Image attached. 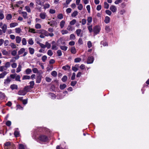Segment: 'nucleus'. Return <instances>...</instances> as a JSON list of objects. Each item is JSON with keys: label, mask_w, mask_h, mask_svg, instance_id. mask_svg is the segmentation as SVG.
Returning a JSON list of instances; mask_svg holds the SVG:
<instances>
[{"label": "nucleus", "mask_w": 149, "mask_h": 149, "mask_svg": "<svg viewBox=\"0 0 149 149\" xmlns=\"http://www.w3.org/2000/svg\"><path fill=\"white\" fill-rule=\"evenodd\" d=\"M38 139L39 140L43 142H46L48 140V138L46 136L44 135H40Z\"/></svg>", "instance_id": "f257e3e1"}, {"label": "nucleus", "mask_w": 149, "mask_h": 149, "mask_svg": "<svg viewBox=\"0 0 149 149\" xmlns=\"http://www.w3.org/2000/svg\"><path fill=\"white\" fill-rule=\"evenodd\" d=\"M100 27L97 26H95L93 28V31L96 34H98L100 31Z\"/></svg>", "instance_id": "f03ea898"}, {"label": "nucleus", "mask_w": 149, "mask_h": 149, "mask_svg": "<svg viewBox=\"0 0 149 149\" xmlns=\"http://www.w3.org/2000/svg\"><path fill=\"white\" fill-rule=\"evenodd\" d=\"M94 61V58L92 56L88 57L87 63L88 64H91L93 63Z\"/></svg>", "instance_id": "7ed1b4c3"}, {"label": "nucleus", "mask_w": 149, "mask_h": 149, "mask_svg": "<svg viewBox=\"0 0 149 149\" xmlns=\"http://www.w3.org/2000/svg\"><path fill=\"white\" fill-rule=\"evenodd\" d=\"M41 78L42 75L40 74H39L38 76L36 79V83H40L41 81Z\"/></svg>", "instance_id": "20e7f679"}, {"label": "nucleus", "mask_w": 149, "mask_h": 149, "mask_svg": "<svg viewBox=\"0 0 149 149\" xmlns=\"http://www.w3.org/2000/svg\"><path fill=\"white\" fill-rule=\"evenodd\" d=\"M47 23L48 24H50L51 26H54L55 25L56 23V21L54 20H52L50 22H48Z\"/></svg>", "instance_id": "39448f33"}, {"label": "nucleus", "mask_w": 149, "mask_h": 149, "mask_svg": "<svg viewBox=\"0 0 149 149\" xmlns=\"http://www.w3.org/2000/svg\"><path fill=\"white\" fill-rule=\"evenodd\" d=\"M1 28L2 30V31L3 33H5L6 32V30L7 29V25L5 24H3V26L1 27Z\"/></svg>", "instance_id": "423d86ee"}, {"label": "nucleus", "mask_w": 149, "mask_h": 149, "mask_svg": "<svg viewBox=\"0 0 149 149\" xmlns=\"http://www.w3.org/2000/svg\"><path fill=\"white\" fill-rule=\"evenodd\" d=\"M21 14H22V16L24 19H26L28 18V14L26 12L22 11L21 12Z\"/></svg>", "instance_id": "0eeeda50"}, {"label": "nucleus", "mask_w": 149, "mask_h": 149, "mask_svg": "<svg viewBox=\"0 0 149 149\" xmlns=\"http://www.w3.org/2000/svg\"><path fill=\"white\" fill-rule=\"evenodd\" d=\"M110 9L113 13L116 12L117 10L116 7L113 5L111 6L110 7Z\"/></svg>", "instance_id": "6e6552de"}, {"label": "nucleus", "mask_w": 149, "mask_h": 149, "mask_svg": "<svg viewBox=\"0 0 149 149\" xmlns=\"http://www.w3.org/2000/svg\"><path fill=\"white\" fill-rule=\"evenodd\" d=\"M26 91H24V89L23 90L19 91L18 93V94L19 95H26Z\"/></svg>", "instance_id": "1a4fd4ad"}, {"label": "nucleus", "mask_w": 149, "mask_h": 149, "mask_svg": "<svg viewBox=\"0 0 149 149\" xmlns=\"http://www.w3.org/2000/svg\"><path fill=\"white\" fill-rule=\"evenodd\" d=\"M7 74V72L6 71H4L3 72L0 74V79L4 78Z\"/></svg>", "instance_id": "9d476101"}, {"label": "nucleus", "mask_w": 149, "mask_h": 149, "mask_svg": "<svg viewBox=\"0 0 149 149\" xmlns=\"http://www.w3.org/2000/svg\"><path fill=\"white\" fill-rule=\"evenodd\" d=\"M39 16L41 19H45L46 16V15L45 13H41L40 14Z\"/></svg>", "instance_id": "9b49d317"}, {"label": "nucleus", "mask_w": 149, "mask_h": 149, "mask_svg": "<svg viewBox=\"0 0 149 149\" xmlns=\"http://www.w3.org/2000/svg\"><path fill=\"white\" fill-rule=\"evenodd\" d=\"M4 149H16V147L15 145L13 143H12L11 146L6 148H5L4 147Z\"/></svg>", "instance_id": "f8f14e48"}, {"label": "nucleus", "mask_w": 149, "mask_h": 149, "mask_svg": "<svg viewBox=\"0 0 149 149\" xmlns=\"http://www.w3.org/2000/svg\"><path fill=\"white\" fill-rule=\"evenodd\" d=\"M15 40L16 43L19 44L21 41V38L19 36H17L15 38Z\"/></svg>", "instance_id": "ddd939ff"}, {"label": "nucleus", "mask_w": 149, "mask_h": 149, "mask_svg": "<svg viewBox=\"0 0 149 149\" xmlns=\"http://www.w3.org/2000/svg\"><path fill=\"white\" fill-rule=\"evenodd\" d=\"M25 51L24 48H22L18 51V55H20L23 53Z\"/></svg>", "instance_id": "4468645a"}, {"label": "nucleus", "mask_w": 149, "mask_h": 149, "mask_svg": "<svg viewBox=\"0 0 149 149\" xmlns=\"http://www.w3.org/2000/svg\"><path fill=\"white\" fill-rule=\"evenodd\" d=\"M40 31H41V32H40L43 33L46 36H49L48 34H49V33L47 31L44 30H40Z\"/></svg>", "instance_id": "2eb2a0df"}, {"label": "nucleus", "mask_w": 149, "mask_h": 149, "mask_svg": "<svg viewBox=\"0 0 149 149\" xmlns=\"http://www.w3.org/2000/svg\"><path fill=\"white\" fill-rule=\"evenodd\" d=\"M10 88L12 90H13L14 89H17L18 86L17 85L13 84L10 86Z\"/></svg>", "instance_id": "dca6fc26"}, {"label": "nucleus", "mask_w": 149, "mask_h": 149, "mask_svg": "<svg viewBox=\"0 0 149 149\" xmlns=\"http://www.w3.org/2000/svg\"><path fill=\"white\" fill-rule=\"evenodd\" d=\"M11 80L10 79L9 77H8L7 78L4 80V84H8L10 83L11 81Z\"/></svg>", "instance_id": "f3484780"}, {"label": "nucleus", "mask_w": 149, "mask_h": 149, "mask_svg": "<svg viewBox=\"0 0 149 149\" xmlns=\"http://www.w3.org/2000/svg\"><path fill=\"white\" fill-rule=\"evenodd\" d=\"M12 144H11L10 142H6L4 144V147H5V148H6V147H8L11 146Z\"/></svg>", "instance_id": "a211bd4d"}, {"label": "nucleus", "mask_w": 149, "mask_h": 149, "mask_svg": "<svg viewBox=\"0 0 149 149\" xmlns=\"http://www.w3.org/2000/svg\"><path fill=\"white\" fill-rule=\"evenodd\" d=\"M70 66L68 65H66L64 66H63L62 68V69H63L65 70H69L70 69Z\"/></svg>", "instance_id": "6ab92c4d"}, {"label": "nucleus", "mask_w": 149, "mask_h": 149, "mask_svg": "<svg viewBox=\"0 0 149 149\" xmlns=\"http://www.w3.org/2000/svg\"><path fill=\"white\" fill-rule=\"evenodd\" d=\"M23 3V1H19L17 2H16V4L14 6L15 7H18L19 6V5L22 3Z\"/></svg>", "instance_id": "aec40b11"}, {"label": "nucleus", "mask_w": 149, "mask_h": 149, "mask_svg": "<svg viewBox=\"0 0 149 149\" xmlns=\"http://www.w3.org/2000/svg\"><path fill=\"white\" fill-rule=\"evenodd\" d=\"M22 68V67L21 65L20 64H19L16 69V72L17 73L19 72L21 70Z\"/></svg>", "instance_id": "412c9836"}, {"label": "nucleus", "mask_w": 149, "mask_h": 149, "mask_svg": "<svg viewBox=\"0 0 149 149\" xmlns=\"http://www.w3.org/2000/svg\"><path fill=\"white\" fill-rule=\"evenodd\" d=\"M71 52L73 54H75L76 53V50L74 47H72L71 49Z\"/></svg>", "instance_id": "4be33fe9"}, {"label": "nucleus", "mask_w": 149, "mask_h": 149, "mask_svg": "<svg viewBox=\"0 0 149 149\" xmlns=\"http://www.w3.org/2000/svg\"><path fill=\"white\" fill-rule=\"evenodd\" d=\"M88 22V23H87V25H89L90 24L89 23H91L92 22V18L91 17H88L87 19Z\"/></svg>", "instance_id": "5701e85b"}, {"label": "nucleus", "mask_w": 149, "mask_h": 149, "mask_svg": "<svg viewBox=\"0 0 149 149\" xmlns=\"http://www.w3.org/2000/svg\"><path fill=\"white\" fill-rule=\"evenodd\" d=\"M18 24V23H12L10 24V27L11 28L15 27V26H17Z\"/></svg>", "instance_id": "b1692460"}, {"label": "nucleus", "mask_w": 149, "mask_h": 149, "mask_svg": "<svg viewBox=\"0 0 149 149\" xmlns=\"http://www.w3.org/2000/svg\"><path fill=\"white\" fill-rule=\"evenodd\" d=\"M7 68H6L5 65H3L0 66V71L2 72L4 70H6Z\"/></svg>", "instance_id": "393cba45"}, {"label": "nucleus", "mask_w": 149, "mask_h": 149, "mask_svg": "<svg viewBox=\"0 0 149 149\" xmlns=\"http://www.w3.org/2000/svg\"><path fill=\"white\" fill-rule=\"evenodd\" d=\"M110 20V19L109 17L108 16H106L105 18L104 22L107 24L109 22Z\"/></svg>", "instance_id": "a878e982"}, {"label": "nucleus", "mask_w": 149, "mask_h": 149, "mask_svg": "<svg viewBox=\"0 0 149 149\" xmlns=\"http://www.w3.org/2000/svg\"><path fill=\"white\" fill-rule=\"evenodd\" d=\"M81 31H82V30L81 29H77L76 30V32L77 34V35L78 36H80V34L81 33Z\"/></svg>", "instance_id": "bb28decb"}, {"label": "nucleus", "mask_w": 149, "mask_h": 149, "mask_svg": "<svg viewBox=\"0 0 149 149\" xmlns=\"http://www.w3.org/2000/svg\"><path fill=\"white\" fill-rule=\"evenodd\" d=\"M29 53L31 54H33L34 52V49L33 48L29 47Z\"/></svg>", "instance_id": "cd10ccee"}, {"label": "nucleus", "mask_w": 149, "mask_h": 149, "mask_svg": "<svg viewBox=\"0 0 149 149\" xmlns=\"http://www.w3.org/2000/svg\"><path fill=\"white\" fill-rule=\"evenodd\" d=\"M65 21L63 20L61 21L60 23V26L61 28H63L65 25Z\"/></svg>", "instance_id": "c85d7f7f"}, {"label": "nucleus", "mask_w": 149, "mask_h": 149, "mask_svg": "<svg viewBox=\"0 0 149 149\" xmlns=\"http://www.w3.org/2000/svg\"><path fill=\"white\" fill-rule=\"evenodd\" d=\"M30 85L29 86L31 88H33L35 84L34 81H31L29 82Z\"/></svg>", "instance_id": "c756f323"}, {"label": "nucleus", "mask_w": 149, "mask_h": 149, "mask_svg": "<svg viewBox=\"0 0 149 149\" xmlns=\"http://www.w3.org/2000/svg\"><path fill=\"white\" fill-rule=\"evenodd\" d=\"M32 72V70L31 69L28 68L25 70V72L27 74H29Z\"/></svg>", "instance_id": "7c9ffc66"}, {"label": "nucleus", "mask_w": 149, "mask_h": 149, "mask_svg": "<svg viewBox=\"0 0 149 149\" xmlns=\"http://www.w3.org/2000/svg\"><path fill=\"white\" fill-rule=\"evenodd\" d=\"M66 87V85L65 84H61L60 85V88L61 90H63Z\"/></svg>", "instance_id": "2f4dec72"}, {"label": "nucleus", "mask_w": 149, "mask_h": 149, "mask_svg": "<svg viewBox=\"0 0 149 149\" xmlns=\"http://www.w3.org/2000/svg\"><path fill=\"white\" fill-rule=\"evenodd\" d=\"M37 44H39L41 47L42 48H45L46 47V46L45 45L40 43L39 42H37Z\"/></svg>", "instance_id": "473e14b6"}, {"label": "nucleus", "mask_w": 149, "mask_h": 149, "mask_svg": "<svg viewBox=\"0 0 149 149\" xmlns=\"http://www.w3.org/2000/svg\"><path fill=\"white\" fill-rule=\"evenodd\" d=\"M60 48L61 49L65 51L67 50L68 47L66 46H61L60 47Z\"/></svg>", "instance_id": "72a5a7b5"}, {"label": "nucleus", "mask_w": 149, "mask_h": 149, "mask_svg": "<svg viewBox=\"0 0 149 149\" xmlns=\"http://www.w3.org/2000/svg\"><path fill=\"white\" fill-rule=\"evenodd\" d=\"M12 17V16L11 14H8L6 16V18L7 20H10L11 19Z\"/></svg>", "instance_id": "f704fd0d"}, {"label": "nucleus", "mask_w": 149, "mask_h": 149, "mask_svg": "<svg viewBox=\"0 0 149 149\" xmlns=\"http://www.w3.org/2000/svg\"><path fill=\"white\" fill-rule=\"evenodd\" d=\"M78 13V12L76 10H75L72 14L71 16L72 17H75L77 15Z\"/></svg>", "instance_id": "c9c22d12"}, {"label": "nucleus", "mask_w": 149, "mask_h": 149, "mask_svg": "<svg viewBox=\"0 0 149 149\" xmlns=\"http://www.w3.org/2000/svg\"><path fill=\"white\" fill-rule=\"evenodd\" d=\"M30 87L29 86H25L24 88V90L26 93L27 92L29 91L30 90Z\"/></svg>", "instance_id": "e433bc0d"}, {"label": "nucleus", "mask_w": 149, "mask_h": 149, "mask_svg": "<svg viewBox=\"0 0 149 149\" xmlns=\"http://www.w3.org/2000/svg\"><path fill=\"white\" fill-rule=\"evenodd\" d=\"M5 95L4 93L0 92V98L1 99H3L5 98Z\"/></svg>", "instance_id": "4c0bfd02"}, {"label": "nucleus", "mask_w": 149, "mask_h": 149, "mask_svg": "<svg viewBox=\"0 0 149 149\" xmlns=\"http://www.w3.org/2000/svg\"><path fill=\"white\" fill-rule=\"evenodd\" d=\"M70 40H74L76 38L74 34H71L70 35Z\"/></svg>", "instance_id": "58836bf2"}, {"label": "nucleus", "mask_w": 149, "mask_h": 149, "mask_svg": "<svg viewBox=\"0 0 149 149\" xmlns=\"http://www.w3.org/2000/svg\"><path fill=\"white\" fill-rule=\"evenodd\" d=\"M30 76L28 75H24L22 78V80L29 79H30Z\"/></svg>", "instance_id": "ea45409f"}, {"label": "nucleus", "mask_w": 149, "mask_h": 149, "mask_svg": "<svg viewBox=\"0 0 149 149\" xmlns=\"http://www.w3.org/2000/svg\"><path fill=\"white\" fill-rule=\"evenodd\" d=\"M25 8L26 11L28 13H30L31 12V9L28 6H26L25 7Z\"/></svg>", "instance_id": "a19ab883"}, {"label": "nucleus", "mask_w": 149, "mask_h": 149, "mask_svg": "<svg viewBox=\"0 0 149 149\" xmlns=\"http://www.w3.org/2000/svg\"><path fill=\"white\" fill-rule=\"evenodd\" d=\"M20 75H17L16 76L15 78V80L16 81H19V82H20L21 80L20 79Z\"/></svg>", "instance_id": "79ce46f5"}, {"label": "nucleus", "mask_w": 149, "mask_h": 149, "mask_svg": "<svg viewBox=\"0 0 149 149\" xmlns=\"http://www.w3.org/2000/svg\"><path fill=\"white\" fill-rule=\"evenodd\" d=\"M47 54L49 56H51L53 54V52L51 50L49 49L47 51Z\"/></svg>", "instance_id": "37998d69"}, {"label": "nucleus", "mask_w": 149, "mask_h": 149, "mask_svg": "<svg viewBox=\"0 0 149 149\" xmlns=\"http://www.w3.org/2000/svg\"><path fill=\"white\" fill-rule=\"evenodd\" d=\"M51 75L54 77H56L57 75V72L55 71H53L51 72Z\"/></svg>", "instance_id": "c03bdc74"}, {"label": "nucleus", "mask_w": 149, "mask_h": 149, "mask_svg": "<svg viewBox=\"0 0 149 149\" xmlns=\"http://www.w3.org/2000/svg\"><path fill=\"white\" fill-rule=\"evenodd\" d=\"M15 32L18 33H19L21 31V29L19 28H17L15 29Z\"/></svg>", "instance_id": "a18cd8bd"}, {"label": "nucleus", "mask_w": 149, "mask_h": 149, "mask_svg": "<svg viewBox=\"0 0 149 149\" xmlns=\"http://www.w3.org/2000/svg\"><path fill=\"white\" fill-rule=\"evenodd\" d=\"M67 79V77L65 75L62 78V81L63 82H65Z\"/></svg>", "instance_id": "49530a36"}, {"label": "nucleus", "mask_w": 149, "mask_h": 149, "mask_svg": "<svg viewBox=\"0 0 149 149\" xmlns=\"http://www.w3.org/2000/svg\"><path fill=\"white\" fill-rule=\"evenodd\" d=\"M109 4L107 2H104V8L106 9H108L109 8Z\"/></svg>", "instance_id": "de8ad7c7"}, {"label": "nucleus", "mask_w": 149, "mask_h": 149, "mask_svg": "<svg viewBox=\"0 0 149 149\" xmlns=\"http://www.w3.org/2000/svg\"><path fill=\"white\" fill-rule=\"evenodd\" d=\"M76 22V20L75 19H73L70 22V24L71 25H73L75 24Z\"/></svg>", "instance_id": "09e8293b"}, {"label": "nucleus", "mask_w": 149, "mask_h": 149, "mask_svg": "<svg viewBox=\"0 0 149 149\" xmlns=\"http://www.w3.org/2000/svg\"><path fill=\"white\" fill-rule=\"evenodd\" d=\"M81 58H77L74 59V61L75 63H78L81 61Z\"/></svg>", "instance_id": "8fccbe9b"}, {"label": "nucleus", "mask_w": 149, "mask_h": 149, "mask_svg": "<svg viewBox=\"0 0 149 149\" xmlns=\"http://www.w3.org/2000/svg\"><path fill=\"white\" fill-rule=\"evenodd\" d=\"M45 45L46 46V47H47L48 49H50L51 47L50 44L47 42H46Z\"/></svg>", "instance_id": "3c124183"}, {"label": "nucleus", "mask_w": 149, "mask_h": 149, "mask_svg": "<svg viewBox=\"0 0 149 149\" xmlns=\"http://www.w3.org/2000/svg\"><path fill=\"white\" fill-rule=\"evenodd\" d=\"M22 43L23 45H26V40L25 38H23L22 40Z\"/></svg>", "instance_id": "603ef678"}, {"label": "nucleus", "mask_w": 149, "mask_h": 149, "mask_svg": "<svg viewBox=\"0 0 149 149\" xmlns=\"http://www.w3.org/2000/svg\"><path fill=\"white\" fill-rule=\"evenodd\" d=\"M28 43L31 45H33V44L34 42L32 38H30L29 39Z\"/></svg>", "instance_id": "864d4df0"}, {"label": "nucleus", "mask_w": 149, "mask_h": 149, "mask_svg": "<svg viewBox=\"0 0 149 149\" xmlns=\"http://www.w3.org/2000/svg\"><path fill=\"white\" fill-rule=\"evenodd\" d=\"M10 63L9 62H6L5 64V66L7 68H9L10 66Z\"/></svg>", "instance_id": "5fc2aeb1"}, {"label": "nucleus", "mask_w": 149, "mask_h": 149, "mask_svg": "<svg viewBox=\"0 0 149 149\" xmlns=\"http://www.w3.org/2000/svg\"><path fill=\"white\" fill-rule=\"evenodd\" d=\"M10 46L13 49L15 48L16 47L15 45L13 42L11 43L10 45Z\"/></svg>", "instance_id": "6e6d98bb"}, {"label": "nucleus", "mask_w": 149, "mask_h": 149, "mask_svg": "<svg viewBox=\"0 0 149 149\" xmlns=\"http://www.w3.org/2000/svg\"><path fill=\"white\" fill-rule=\"evenodd\" d=\"M88 28L90 32L91 33L93 31L92 26V25L88 26Z\"/></svg>", "instance_id": "4d7b16f0"}, {"label": "nucleus", "mask_w": 149, "mask_h": 149, "mask_svg": "<svg viewBox=\"0 0 149 149\" xmlns=\"http://www.w3.org/2000/svg\"><path fill=\"white\" fill-rule=\"evenodd\" d=\"M19 149H25L24 145L21 144H19Z\"/></svg>", "instance_id": "13d9d810"}, {"label": "nucleus", "mask_w": 149, "mask_h": 149, "mask_svg": "<svg viewBox=\"0 0 149 149\" xmlns=\"http://www.w3.org/2000/svg\"><path fill=\"white\" fill-rule=\"evenodd\" d=\"M50 5L48 3H46L44 6V8L46 9L49 8L50 7Z\"/></svg>", "instance_id": "bf43d9fd"}, {"label": "nucleus", "mask_w": 149, "mask_h": 149, "mask_svg": "<svg viewBox=\"0 0 149 149\" xmlns=\"http://www.w3.org/2000/svg\"><path fill=\"white\" fill-rule=\"evenodd\" d=\"M52 49L53 50H57L58 49V48L56 46V45H52Z\"/></svg>", "instance_id": "052dcab7"}, {"label": "nucleus", "mask_w": 149, "mask_h": 149, "mask_svg": "<svg viewBox=\"0 0 149 149\" xmlns=\"http://www.w3.org/2000/svg\"><path fill=\"white\" fill-rule=\"evenodd\" d=\"M41 26L39 24H37L35 25V27L37 29H40L41 28Z\"/></svg>", "instance_id": "680f3d73"}, {"label": "nucleus", "mask_w": 149, "mask_h": 149, "mask_svg": "<svg viewBox=\"0 0 149 149\" xmlns=\"http://www.w3.org/2000/svg\"><path fill=\"white\" fill-rule=\"evenodd\" d=\"M2 52L3 55H6L8 54V52L5 49H3Z\"/></svg>", "instance_id": "e2e57ef3"}, {"label": "nucleus", "mask_w": 149, "mask_h": 149, "mask_svg": "<svg viewBox=\"0 0 149 149\" xmlns=\"http://www.w3.org/2000/svg\"><path fill=\"white\" fill-rule=\"evenodd\" d=\"M45 79L46 81H47L48 82H50L52 80V79L48 77H46Z\"/></svg>", "instance_id": "0e129e2a"}, {"label": "nucleus", "mask_w": 149, "mask_h": 149, "mask_svg": "<svg viewBox=\"0 0 149 149\" xmlns=\"http://www.w3.org/2000/svg\"><path fill=\"white\" fill-rule=\"evenodd\" d=\"M63 35L67 34L68 33V31L66 30H63L61 31Z\"/></svg>", "instance_id": "69168bd1"}, {"label": "nucleus", "mask_w": 149, "mask_h": 149, "mask_svg": "<svg viewBox=\"0 0 149 149\" xmlns=\"http://www.w3.org/2000/svg\"><path fill=\"white\" fill-rule=\"evenodd\" d=\"M87 45L88 48H90L92 46V44L90 41H88L87 43Z\"/></svg>", "instance_id": "338daca9"}, {"label": "nucleus", "mask_w": 149, "mask_h": 149, "mask_svg": "<svg viewBox=\"0 0 149 149\" xmlns=\"http://www.w3.org/2000/svg\"><path fill=\"white\" fill-rule=\"evenodd\" d=\"M78 9L79 10H81L83 8V6L81 4H80L78 5Z\"/></svg>", "instance_id": "774afa93"}]
</instances>
